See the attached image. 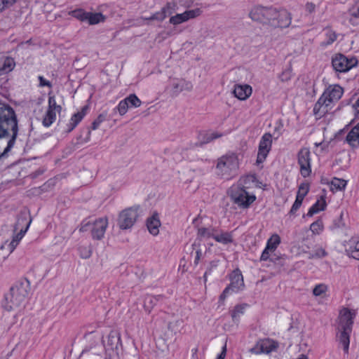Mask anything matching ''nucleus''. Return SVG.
I'll list each match as a JSON object with an SVG mask.
<instances>
[{"label": "nucleus", "instance_id": "nucleus-1", "mask_svg": "<svg viewBox=\"0 0 359 359\" xmlns=\"http://www.w3.org/2000/svg\"><path fill=\"white\" fill-rule=\"evenodd\" d=\"M18 121L14 109L0 100V160L7 156L18 135Z\"/></svg>", "mask_w": 359, "mask_h": 359}, {"label": "nucleus", "instance_id": "nucleus-2", "mask_svg": "<svg viewBox=\"0 0 359 359\" xmlns=\"http://www.w3.org/2000/svg\"><path fill=\"white\" fill-rule=\"evenodd\" d=\"M30 282L27 278H21L16 281L5 295L4 308L12 311L23 305L30 292Z\"/></svg>", "mask_w": 359, "mask_h": 359}, {"label": "nucleus", "instance_id": "nucleus-3", "mask_svg": "<svg viewBox=\"0 0 359 359\" xmlns=\"http://www.w3.org/2000/svg\"><path fill=\"white\" fill-rule=\"evenodd\" d=\"M355 316V313L348 308H343L339 312V332L337 334V340L342 345L346 354L348 353L350 335Z\"/></svg>", "mask_w": 359, "mask_h": 359}, {"label": "nucleus", "instance_id": "nucleus-4", "mask_svg": "<svg viewBox=\"0 0 359 359\" xmlns=\"http://www.w3.org/2000/svg\"><path fill=\"white\" fill-rule=\"evenodd\" d=\"M238 168V156L234 153H229L217 159L215 173L218 177L228 180L237 175Z\"/></svg>", "mask_w": 359, "mask_h": 359}, {"label": "nucleus", "instance_id": "nucleus-5", "mask_svg": "<svg viewBox=\"0 0 359 359\" xmlns=\"http://www.w3.org/2000/svg\"><path fill=\"white\" fill-rule=\"evenodd\" d=\"M344 93V89L339 85H332L328 86L318 102L315 104L313 111L316 114L320 109L322 113H325L333 103L338 102Z\"/></svg>", "mask_w": 359, "mask_h": 359}, {"label": "nucleus", "instance_id": "nucleus-6", "mask_svg": "<svg viewBox=\"0 0 359 359\" xmlns=\"http://www.w3.org/2000/svg\"><path fill=\"white\" fill-rule=\"evenodd\" d=\"M108 226V219L107 217H100L93 222L83 220L81 224L79 231L85 232L90 230L93 239L100 241L105 233Z\"/></svg>", "mask_w": 359, "mask_h": 359}, {"label": "nucleus", "instance_id": "nucleus-7", "mask_svg": "<svg viewBox=\"0 0 359 359\" xmlns=\"http://www.w3.org/2000/svg\"><path fill=\"white\" fill-rule=\"evenodd\" d=\"M275 15L276 8L273 6H256L250 11L249 17L254 21L271 26L275 24Z\"/></svg>", "mask_w": 359, "mask_h": 359}, {"label": "nucleus", "instance_id": "nucleus-8", "mask_svg": "<svg viewBox=\"0 0 359 359\" xmlns=\"http://www.w3.org/2000/svg\"><path fill=\"white\" fill-rule=\"evenodd\" d=\"M229 196L231 201L239 208H248L256 200V196L249 193L243 187L232 186L229 189Z\"/></svg>", "mask_w": 359, "mask_h": 359}, {"label": "nucleus", "instance_id": "nucleus-9", "mask_svg": "<svg viewBox=\"0 0 359 359\" xmlns=\"http://www.w3.org/2000/svg\"><path fill=\"white\" fill-rule=\"evenodd\" d=\"M139 208V205H134L120 212L117 224L121 229H130L135 224L138 217Z\"/></svg>", "mask_w": 359, "mask_h": 359}, {"label": "nucleus", "instance_id": "nucleus-10", "mask_svg": "<svg viewBox=\"0 0 359 359\" xmlns=\"http://www.w3.org/2000/svg\"><path fill=\"white\" fill-rule=\"evenodd\" d=\"M357 64L358 60L355 57L348 58L341 53H337L332 57V65L336 72H347Z\"/></svg>", "mask_w": 359, "mask_h": 359}, {"label": "nucleus", "instance_id": "nucleus-11", "mask_svg": "<svg viewBox=\"0 0 359 359\" xmlns=\"http://www.w3.org/2000/svg\"><path fill=\"white\" fill-rule=\"evenodd\" d=\"M278 347V343L273 339L265 338L259 339L255 345L250 349V352L253 354H269L276 351Z\"/></svg>", "mask_w": 359, "mask_h": 359}, {"label": "nucleus", "instance_id": "nucleus-12", "mask_svg": "<svg viewBox=\"0 0 359 359\" xmlns=\"http://www.w3.org/2000/svg\"><path fill=\"white\" fill-rule=\"evenodd\" d=\"M298 164L301 175L304 177H309L311 172V152L309 149L303 147L297 154Z\"/></svg>", "mask_w": 359, "mask_h": 359}, {"label": "nucleus", "instance_id": "nucleus-13", "mask_svg": "<svg viewBox=\"0 0 359 359\" xmlns=\"http://www.w3.org/2000/svg\"><path fill=\"white\" fill-rule=\"evenodd\" d=\"M272 146V136L270 133H265L259 143L257 163H262L266 158Z\"/></svg>", "mask_w": 359, "mask_h": 359}, {"label": "nucleus", "instance_id": "nucleus-14", "mask_svg": "<svg viewBox=\"0 0 359 359\" xmlns=\"http://www.w3.org/2000/svg\"><path fill=\"white\" fill-rule=\"evenodd\" d=\"M274 21L275 24L271 25L274 27H280L281 29L289 27L292 22V14L286 9L278 10L276 8Z\"/></svg>", "mask_w": 359, "mask_h": 359}, {"label": "nucleus", "instance_id": "nucleus-15", "mask_svg": "<svg viewBox=\"0 0 359 359\" xmlns=\"http://www.w3.org/2000/svg\"><path fill=\"white\" fill-rule=\"evenodd\" d=\"M171 91L173 95H178L184 90L191 91L193 88L191 82L183 79H173L170 81Z\"/></svg>", "mask_w": 359, "mask_h": 359}, {"label": "nucleus", "instance_id": "nucleus-16", "mask_svg": "<svg viewBox=\"0 0 359 359\" xmlns=\"http://www.w3.org/2000/svg\"><path fill=\"white\" fill-rule=\"evenodd\" d=\"M229 285L233 288V292L243 290L245 287L243 276L239 269H236L229 275Z\"/></svg>", "mask_w": 359, "mask_h": 359}, {"label": "nucleus", "instance_id": "nucleus-17", "mask_svg": "<svg viewBox=\"0 0 359 359\" xmlns=\"http://www.w3.org/2000/svg\"><path fill=\"white\" fill-rule=\"evenodd\" d=\"M88 109V107L84 106L82 107L80 111H78L77 113H75L72 115L69 120V122L67 124V131L68 133L72 131L77 126V125L82 121V119L86 115Z\"/></svg>", "mask_w": 359, "mask_h": 359}, {"label": "nucleus", "instance_id": "nucleus-18", "mask_svg": "<svg viewBox=\"0 0 359 359\" xmlns=\"http://www.w3.org/2000/svg\"><path fill=\"white\" fill-rule=\"evenodd\" d=\"M252 90L250 86L245 85H235L233 89V94L236 97L241 100H245L252 94Z\"/></svg>", "mask_w": 359, "mask_h": 359}, {"label": "nucleus", "instance_id": "nucleus-19", "mask_svg": "<svg viewBox=\"0 0 359 359\" xmlns=\"http://www.w3.org/2000/svg\"><path fill=\"white\" fill-rule=\"evenodd\" d=\"M147 226L149 233L153 236H157L158 234L161 222L158 214L155 213L147 219Z\"/></svg>", "mask_w": 359, "mask_h": 359}, {"label": "nucleus", "instance_id": "nucleus-20", "mask_svg": "<svg viewBox=\"0 0 359 359\" xmlns=\"http://www.w3.org/2000/svg\"><path fill=\"white\" fill-rule=\"evenodd\" d=\"M346 140L351 147H359V123L348 133Z\"/></svg>", "mask_w": 359, "mask_h": 359}, {"label": "nucleus", "instance_id": "nucleus-21", "mask_svg": "<svg viewBox=\"0 0 359 359\" xmlns=\"http://www.w3.org/2000/svg\"><path fill=\"white\" fill-rule=\"evenodd\" d=\"M15 62L13 58L6 57L0 60V76L11 72L15 67Z\"/></svg>", "mask_w": 359, "mask_h": 359}, {"label": "nucleus", "instance_id": "nucleus-22", "mask_svg": "<svg viewBox=\"0 0 359 359\" xmlns=\"http://www.w3.org/2000/svg\"><path fill=\"white\" fill-rule=\"evenodd\" d=\"M214 239L215 241L223 245H228L233 241L232 232L223 231L219 232L217 229L215 232V235L214 236Z\"/></svg>", "mask_w": 359, "mask_h": 359}, {"label": "nucleus", "instance_id": "nucleus-23", "mask_svg": "<svg viewBox=\"0 0 359 359\" xmlns=\"http://www.w3.org/2000/svg\"><path fill=\"white\" fill-rule=\"evenodd\" d=\"M347 252L351 257L359 260V236L352 237L349 241Z\"/></svg>", "mask_w": 359, "mask_h": 359}, {"label": "nucleus", "instance_id": "nucleus-24", "mask_svg": "<svg viewBox=\"0 0 359 359\" xmlns=\"http://www.w3.org/2000/svg\"><path fill=\"white\" fill-rule=\"evenodd\" d=\"M327 206L325 198L324 196H320L319 199L309 208L306 215L312 217L314 214L324 210Z\"/></svg>", "mask_w": 359, "mask_h": 359}, {"label": "nucleus", "instance_id": "nucleus-25", "mask_svg": "<svg viewBox=\"0 0 359 359\" xmlns=\"http://www.w3.org/2000/svg\"><path fill=\"white\" fill-rule=\"evenodd\" d=\"M217 231V229L213 227H199L197 231V237L200 239H208L210 238H212L214 239V236L215 235V232Z\"/></svg>", "mask_w": 359, "mask_h": 359}, {"label": "nucleus", "instance_id": "nucleus-26", "mask_svg": "<svg viewBox=\"0 0 359 359\" xmlns=\"http://www.w3.org/2000/svg\"><path fill=\"white\" fill-rule=\"evenodd\" d=\"M223 135V133L218 132L201 133L199 134V140L201 141V144H207L217 138L222 137Z\"/></svg>", "mask_w": 359, "mask_h": 359}, {"label": "nucleus", "instance_id": "nucleus-27", "mask_svg": "<svg viewBox=\"0 0 359 359\" xmlns=\"http://www.w3.org/2000/svg\"><path fill=\"white\" fill-rule=\"evenodd\" d=\"M325 37L324 41L320 43V46L324 48L332 44L337 40V34L330 29H325Z\"/></svg>", "mask_w": 359, "mask_h": 359}, {"label": "nucleus", "instance_id": "nucleus-28", "mask_svg": "<svg viewBox=\"0 0 359 359\" xmlns=\"http://www.w3.org/2000/svg\"><path fill=\"white\" fill-rule=\"evenodd\" d=\"M280 237L278 234L274 233L267 240L266 248L267 250H271V252H274L280 243Z\"/></svg>", "mask_w": 359, "mask_h": 359}, {"label": "nucleus", "instance_id": "nucleus-29", "mask_svg": "<svg viewBox=\"0 0 359 359\" xmlns=\"http://www.w3.org/2000/svg\"><path fill=\"white\" fill-rule=\"evenodd\" d=\"M347 184V181L334 177L331 182V190L332 191H338L344 190Z\"/></svg>", "mask_w": 359, "mask_h": 359}, {"label": "nucleus", "instance_id": "nucleus-30", "mask_svg": "<svg viewBox=\"0 0 359 359\" xmlns=\"http://www.w3.org/2000/svg\"><path fill=\"white\" fill-rule=\"evenodd\" d=\"M104 20L105 17L101 13L88 12L86 21H88L90 25H96L101 22H104Z\"/></svg>", "mask_w": 359, "mask_h": 359}, {"label": "nucleus", "instance_id": "nucleus-31", "mask_svg": "<svg viewBox=\"0 0 359 359\" xmlns=\"http://www.w3.org/2000/svg\"><path fill=\"white\" fill-rule=\"evenodd\" d=\"M55 119L56 111L47 109V111L43 118V126L46 128H48L55 122Z\"/></svg>", "mask_w": 359, "mask_h": 359}, {"label": "nucleus", "instance_id": "nucleus-32", "mask_svg": "<svg viewBox=\"0 0 359 359\" xmlns=\"http://www.w3.org/2000/svg\"><path fill=\"white\" fill-rule=\"evenodd\" d=\"M69 15L82 22L86 21L88 12H86L83 9L78 8L69 12Z\"/></svg>", "mask_w": 359, "mask_h": 359}, {"label": "nucleus", "instance_id": "nucleus-33", "mask_svg": "<svg viewBox=\"0 0 359 359\" xmlns=\"http://www.w3.org/2000/svg\"><path fill=\"white\" fill-rule=\"evenodd\" d=\"M126 100L127 104H128L129 107H139L142 102L141 100L137 97V96L135 94H130L128 97L125 98Z\"/></svg>", "mask_w": 359, "mask_h": 359}, {"label": "nucleus", "instance_id": "nucleus-34", "mask_svg": "<svg viewBox=\"0 0 359 359\" xmlns=\"http://www.w3.org/2000/svg\"><path fill=\"white\" fill-rule=\"evenodd\" d=\"M310 230L313 234H320L323 230V223L321 219H317L310 225Z\"/></svg>", "mask_w": 359, "mask_h": 359}, {"label": "nucleus", "instance_id": "nucleus-35", "mask_svg": "<svg viewBox=\"0 0 359 359\" xmlns=\"http://www.w3.org/2000/svg\"><path fill=\"white\" fill-rule=\"evenodd\" d=\"M309 191V185L306 183H302L299 187V189L297 194V198L304 200V197L307 195Z\"/></svg>", "mask_w": 359, "mask_h": 359}, {"label": "nucleus", "instance_id": "nucleus-36", "mask_svg": "<svg viewBox=\"0 0 359 359\" xmlns=\"http://www.w3.org/2000/svg\"><path fill=\"white\" fill-rule=\"evenodd\" d=\"M48 109L60 113L62 107L57 104L55 96H49Z\"/></svg>", "mask_w": 359, "mask_h": 359}, {"label": "nucleus", "instance_id": "nucleus-37", "mask_svg": "<svg viewBox=\"0 0 359 359\" xmlns=\"http://www.w3.org/2000/svg\"><path fill=\"white\" fill-rule=\"evenodd\" d=\"M79 255L83 259H88L92 255L90 246L81 245L78 248Z\"/></svg>", "mask_w": 359, "mask_h": 359}, {"label": "nucleus", "instance_id": "nucleus-38", "mask_svg": "<svg viewBox=\"0 0 359 359\" xmlns=\"http://www.w3.org/2000/svg\"><path fill=\"white\" fill-rule=\"evenodd\" d=\"M186 21H187V17L185 15L184 12L183 13L177 14L170 18V22L175 25L181 24Z\"/></svg>", "mask_w": 359, "mask_h": 359}, {"label": "nucleus", "instance_id": "nucleus-39", "mask_svg": "<svg viewBox=\"0 0 359 359\" xmlns=\"http://www.w3.org/2000/svg\"><path fill=\"white\" fill-rule=\"evenodd\" d=\"M327 255V252L322 248H318L313 252L309 253V259L323 258Z\"/></svg>", "mask_w": 359, "mask_h": 359}, {"label": "nucleus", "instance_id": "nucleus-40", "mask_svg": "<svg viewBox=\"0 0 359 359\" xmlns=\"http://www.w3.org/2000/svg\"><path fill=\"white\" fill-rule=\"evenodd\" d=\"M18 242L17 240H15L13 238V240L11 242H5L3 245L1 246V249H6L8 251V253H11L16 248V246L18 245Z\"/></svg>", "mask_w": 359, "mask_h": 359}, {"label": "nucleus", "instance_id": "nucleus-41", "mask_svg": "<svg viewBox=\"0 0 359 359\" xmlns=\"http://www.w3.org/2000/svg\"><path fill=\"white\" fill-rule=\"evenodd\" d=\"M327 290V286L325 284L320 283L316 285L313 290V294L314 296H320L325 294Z\"/></svg>", "mask_w": 359, "mask_h": 359}, {"label": "nucleus", "instance_id": "nucleus-42", "mask_svg": "<svg viewBox=\"0 0 359 359\" xmlns=\"http://www.w3.org/2000/svg\"><path fill=\"white\" fill-rule=\"evenodd\" d=\"M273 252H271V250H267L265 247L264 250H263L261 257H260V261H267L269 260L272 262H276V260L277 259L273 256L271 255Z\"/></svg>", "mask_w": 359, "mask_h": 359}, {"label": "nucleus", "instance_id": "nucleus-43", "mask_svg": "<svg viewBox=\"0 0 359 359\" xmlns=\"http://www.w3.org/2000/svg\"><path fill=\"white\" fill-rule=\"evenodd\" d=\"M129 108L128 104L125 99L121 100L116 107V109L120 115L123 116L126 114L128 109Z\"/></svg>", "mask_w": 359, "mask_h": 359}, {"label": "nucleus", "instance_id": "nucleus-44", "mask_svg": "<svg viewBox=\"0 0 359 359\" xmlns=\"http://www.w3.org/2000/svg\"><path fill=\"white\" fill-rule=\"evenodd\" d=\"M163 297L162 295L158 296H149L145 299V306H148V304H150L151 306L156 305L157 302L162 299Z\"/></svg>", "mask_w": 359, "mask_h": 359}, {"label": "nucleus", "instance_id": "nucleus-45", "mask_svg": "<svg viewBox=\"0 0 359 359\" xmlns=\"http://www.w3.org/2000/svg\"><path fill=\"white\" fill-rule=\"evenodd\" d=\"M191 247L192 249L191 252L196 250L194 263L195 265H197L202 255L201 250L199 248V245H197L196 243H193Z\"/></svg>", "mask_w": 359, "mask_h": 359}, {"label": "nucleus", "instance_id": "nucleus-46", "mask_svg": "<svg viewBox=\"0 0 359 359\" xmlns=\"http://www.w3.org/2000/svg\"><path fill=\"white\" fill-rule=\"evenodd\" d=\"M106 119V114H100L92 123L91 128L93 130H96L99 128L100 125Z\"/></svg>", "mask_w": 359, "mask_h": 359}, {"label": "nucleus", "instance_id": "nucleus-47", "mask_svg": "<svg viewBox=\"0 0 359 359\" xmlns=\"http://www.w3.org/2000/svg\"><path fill=\"white\" fill-rule=\"evenodd\" d=\"M219 260H212L210 262L208 267L205 272V276L210 275L214 269H215L219 265Z\"/></svg>", "mask_w": 359, "mask_h": 359}, {"label": "nucleus", "instance_id": "nucleus-48", "mask_svg": "<svg viewBox=\"0 0 359 359\" xmlns=\"http://www.w3.org/2000/svg\"><path fill=\"white\" fill-rule=\"evenodd\" d=\"M201 13V11L200 8L189 10L184 12L185 15L187 17V20L200 15Z\"/></svg>", "mask_w": 359, "mask_h": 359}, {"label": "nucleus", "instance_id": "nucleus-49", "mask_svg": "<svg viewBox=\"0 0 359 359\" xmlns=\"http://www.w3.org/2000/svg\"><path fill=\"white\" fill-rule=\"evenodd\" d=\"M166 17H167V15L165 13V11H163L161 9L160 11L154 13L149 19V20H156L158 21H163Z\"/></svg>", "mask_w": 359, "mask_h": 359}, {"label": "nucleus", "instance_id": "nucleus-50", "mask_svg": "<svg viewBox=\"0 0 359 359\" xmlns=\"http://www.w3.org/2000/svg\"><path fill=\"white\" fill-rule=\"evenodd\" d=\"M302 200L296 197V199L290 209V214L294 215L302 204Z\"/></svg>", "mask_w": 359, "mask_h": 359}, {"label": "nucleus", "instance_id": "nucleus-51", "mask_svg": "<svg viewBox=\"0 0 359 359\" xmlns=\"http://www.w3.org/2000/svg\"><path fill=\"white\" fill-rule=\"evenodd\" d=\"M114 341H116V348L117 347V344L120 341V338L116 335L114 333H110L108 337V344L111 346V348H114L113 345L114 344Z\"/></svg>", "mask_w": 359, "mask_h": 359}, {"label": "nucleus", "instance_id": "nucleus-52", "mask_svg": "<svg viewBox=\"0 0 359 359\" xmlns=\"http://www.w3.org/2000/svg\"><path fill=\"white\" fill-rule=\"evenodd\" d=\"M175 8V4L174 3H167L166 5L162 8V10L165 11V13L166 15H171L174 11Z\"/></svg>", "mask_w": 359, "mask_h": 359}, {"label": "nucleus", "instance_id": "nucleus-53", "mask_svg": "<svg viewBox=\"0 0 359 359\" xmlns=\"http://www.w3.org/2000/svg\"><path fill=\"white\" fill-rule=\"evenodd\" d=\"M243 313V308L241 306L238 305V306H235L233 311L231 313V317H232L233 320L239 317L240 314H241Z\"/></svg>", "mask_w": 359, "mask_h": 359}, {"label": "nucleus", "instance_id": "nucleus-54", "mask_svg": "<svg viewBox=\"0 0 359 359\" xmlns=\"http://www.w3.org/2000/svg\"><path fill=\"white\" fill-rule=\"evenodd\" d=\"M30 223H31V220H29V222L27 223V226L26 228L23 230V229H21L19 233H18L13 238L15 240H17L18 242L19 243L20 241L22 238V237L24 236L25 233H26V231H27L29 225H30Z\"/></svg>", "mask_w": 359, "mask_h": 359}, {"label": "nucleus", "instance_id": "nucleus-55", "mask_svg": "<svg viewBox=\"0 0 359 359\" xmlns=\"http://www.w3.org/2000/svg\"><path fill=\"white\" fill-rule=\"evenodd\" d=\"M350 14L354 18H359V0L355 5L350 10Z\"/></svg>", "mask_w": 359, "mask_h": 359}, {"label": "nucleus", "instance_id": "nucleus-56", "mask_svg": "<svg viewBox=\"0 0 359 359\" xmlns=\"http://www.w3.org/2000/svg\"><path fill=\"white\" fill-rule=\"evenodd\" d=\"M231 292H233V288L229 285L226 287H225L222 293L220 294L219 299L224 300Z\"/></svg>", "mask_w": 359, "mask_h": 359}, {"label": "nucleus", "instance_id": "nucleus-57", "mask_svg": "<svg viewBox=\"0 0 359 359\" xmlns=\"http://www.w3.org/2000/svg\"><path fill=\"white\" fill-rule=\"evenodd\" d=\"M39 86L41 87H43V86L51 87L52 86L51 83L49 81L44 79L43 76H39Z\"/></svg>", "mask_w": 359, "mask_h": 359}, {"label": "nucleus", "instance_id": "nucleus-58", "mask_svg": "<svg viewBox=\"0 0 359 359\" xmlns=\"http://www.w3.org/2000/svg\"><path fill=\"white\" fill-rule=\"evenodd\" d=\"M306 11L312 13L316 9V5L311 2H308L305 6Z\"/></svg>", "mask_w": 359, "mask_h": 359}, {"label": "nucleus", "instance_id": "nucleus-59", "mask_svg": "<svg viewBox=\"0 0 359 359\" xmlns=\"http://www.w3.org/2000/svg\"><path fill=\"white\" fill-rule=\"evenodd\" d=\"M11 7L8 1L0 0V13L2 12L5 8Z\"/></svg>", "mask_w": 359, "mask_h": 359}, {"label": "nucleus", "instance_id": "nucleus-60", "mask_svg": "<svg viewBox=\"0 0 359 359\" xmlns=\"http://www.w3.org/2000/svg\"><path fill=\"white\" fill-rule=\"evenodd\" d=\"M226 352V344L222 347V351L221 353L217 355V359H224Z\"/></svg>", "mask_w": 359, "mask_h": 359}, {"label": "nucleus", "instance_id": "nucleus-61", "mask_svg": "<svg viewBox=\"0 0 359 359\" xmlns=\"http://www.w3.org/2000/svg\"><path fill=\"white\" fill-rule=\"evenodd\" d=\"M353 107L355 110L357 111L358 114H359V97L358 98L357 101L353 104Z\"/></svg>", "mask_w": 359, "mask_h": 359}, {"label": "nucleus", "instance_id": "nucleus-62", "mask_svg": "<svg viewBox=\"0 0 359 359\" xmlns=\"http://www.w3.org/2000/svg\"><path fill=\"white\" fill-rule=\"evenodd\" d=\"M297 359H308V357L304 354H301Z\"/></svg>", "mask_w": 359, "mask_h": 359}, {"label": "nucleus", "instance_id": "nucleus-63", "mask_svg": "<svg viewBox=\"0 0 359 359\" xmlns=\"http://www.w3.org/2000/svg\"><path fill=\"white\" fill-rule=\"evenodd\" d=\"M18 0H10V1H8L9 5L12 6Z\"/></svg>", "mask_w": 359, "mask_h": 359}, {"label": "nucleus", "instance_id": "nucleus-64", "mask_svg": "<svg viewBox=\"0 0 359 359\" xmlns=\"http://www.w3.org/2000/svg\"><path fill=\"white\" fill-rule=\"evenodd\" d=\"M207 277L208 276H205V275L203 276V278H204V282L205 283L207 281Z\"/></svg>", "mask_w": 359, "mask_h": 359}]
</instances>
